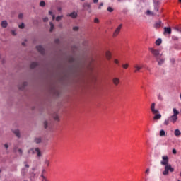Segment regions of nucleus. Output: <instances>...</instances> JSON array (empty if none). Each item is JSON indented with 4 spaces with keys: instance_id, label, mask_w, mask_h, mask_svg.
<instances>
[{
    "instance_id": "1",
    "label": "nucleus",
    "mask_w": 181,
    "mask_h": 181,
    "mask_svg": "<svg viewBox=\"0 0 181 181\" xmlns=\"http://www.w3.org/2000/svg\"><path fill=\"white\" fill-rule=\"evenodd\" d=\"M164 166V170L163 171V176H168L169 172H175V168H173L170 164Z\"/></svg>"
},
{
    "instance_id": "2",
    "label": "nucleus",
    "mask_w": 181,
    "mask_h": 181,
    "mask_svg": "<svg viewBox=\"0 0 181 181\" xmlns=\"http://www.w3.org/2000/svg\"><path fill=\"white\" fill-rule=\"evenodd\" d=\"M151 53L154 56L156 60L158 59L159 57H162V54H160V51L159 49H156L153 48H150L149 49Z\"/></svg>"
},
{
    "instance_id": "3",
    "label": "nucleus",
    "mask_w": 181,
    "mask_h": 181,
    "mask_svg": "<svg viewBox=\"0 0 181 181\" xmlns=\"http://www.w3.org/2000/svg\"><path fill=\"white\" fill-rule=\"evenodd\" d=\"M162 160L160 161V165H162V166H167L169 164V157L168 156H163L162 157Z\"/></svg>"
},
{
    "instance_id": "4",
    "label": "nucleus",
    "mask_w": 181,
    "mask_h": 181,
    "mask_svg": "<svg viewBox=\"0 0 181 181\" xmlns=\"http://www.w3.org/2000/svg\"><path fill=\"white\" fill-rule=\"evenodd\" d=\"M122 28V24L119 25V26L116 28L115 32L113 33V37H117L118 35H119V32H121V29Z\"/></svg>"
},
{
    "instance_id": "5",
    "label": "nucleus",
    "mask_w": 181,
    "mask_h": 181,
    "mask_svg": "<svg viewBox=\"0 0 181 181\" xmlns=\"http://www.w3.org/2000/svg\"><path fill=\"white\" fill-rule=\"evenodd\" d=\"M142 67L143 66L141 64H134V73H139V71H141Z\"/></svg>"
},
{
    "instance_id": "6",
    "label": "nucleus",
    "mask_w": 181,
    "mask_h": 181,
    "mask_svg": "<svg viewBox=\"0 0 181 181\" xmlns=\"http://www.w3.org/2000/svg\"><path fill=\"white\" fill-rule=\"evenodd\" d=\"M155 103H153L151 105V110L152 114H158L159 110L158 109H155Z\"/></svg>"
},
{
    "instance_id": "7",
    "label": "nucleus",
    "mask_w": 181,
    "mask_h": 181,
    "mask_svg": "<svg viewBox=\"0 0 181 181\" xmlns=\"http://www.w3.org/2000/svg\"><path fill=\"white\" fill-rule=\"evenodd\" d=\"M165 58L162 57H159L156 59V61L158 62V66H162V64L165 63Z\"/></svg>"
},
{
    "instance_id": "8",
    "label": "nucleus",
    "mask_w": 181,
    "mask_h": 181,
    "mask_svg": "<svg viewBox=\"0 0 181 181\" xmlns=\"http://www.w3.org/2000/svg\"><path fill=\"white\" fill-rule=\"evenodd\" d=\"M112 83L114 86H119V83H121V80H119V78H112Z\"/></svg>"
},
{
    "instance_id": "9",
    "label": "nucleus",
    "mask_w": 181,
    "mask_h": 181,
    "mask_svg": "<svg viewBox=\"0 0 181 181\" xmlns=\"http://www.w3.org/2000/svg\"><path fill=\"white\" fill-rule=\"evenodd\" d=\"M37 52H39V53H40L41 54H45V48H43V47L39 45V46H37Z\"/></svg>"
},
{
    "instance_id": "10",
    "label": "nucleus",
    "mask_w": 181,
    "mask_h": 181,
    "mask_svg": "<svg viewBox=\"0 0 181 181\" xmlns=\"http://www.w3.org/2000/svg\"><path fill=\"white\" fill-rule=\"evenodd\" d=\"M170 122H172L173 124H175V122H176V121H177V116L175 115H172L169 117Z\"/></svg>"
},
{
    "instance_id": "11",
    "label": "nucleus",
    "mask_w": 181,
    "mask_h": 181,
    "mask_svg": "<svg viewBox=\"0 0 181 181\" xmlns=\"http://www.w3.org/2000/svg\"><path fill=\"white\" fill-rule=\"evenodd\" d=\"M28 169L25 168L21 169V176H23V177H25V176H26V173H28Z\"/></svg>"
},
{
    "instance_id": "12",
    "label": "nucleus",
    "mask_w": 181,
    "mask_h": 181,
    "mask_svg": "<svg viewBox=\"0 0 181 181\" xmlns=\"http://www.w3.org/2000/svg\"><path fill=\"white\" fill-rule=\"evenodd\" d=\"M164 33H167L168 35H170L172 33V28L170 27H165L164 28Z\"/></svg>"
},
{
    "instance_id": "13",
    "label": "nucleus",
    "mask_w": 181,
    "mask_h": 181,
    "mask_svg": "<svg viewBox=\"0 0 181 181\" xmlns=\"http://www.w3.org/2000/svg\"><path fill=\"white\" fill-rule=\"evenodd\" d=\"M1 27H2L4 29H6V28H8V21H1Z\"/></svg>"
},
{
    "instance_id": "14",
    "label": "nucleus",
    "mask_w": 181,
    "mask_h": 181,
    "mask_svg": "<svg viewBox=\"0 0 181 181\" xmlns=\"http://www.w3.org/2000/svg\"><path fill=\"white\" fill-rule=\"evenodd\" d=\"M35 151L37 152V156L40 158V156H42V152H40V149H39V148H35Z\"/></svg>"
},
{
    "instance_id": "15",
    "label": "nucleus",
    "mask_w": 181,
    "mask_h": 181,
    "mask_svg": "<svg viewBox=\"0 0 181 181\" xmlns=\"http://www.w3.org/2000/svg\"><path fill=\"white\" fill-rule=\"evenodd\" d=\"M68 16H71V18L76 19V18H77V13L76 12H72L70 14H69Z\"/></svg>"
},
{
    "instance_id": "16",
    "label": "nucleus",
    "mask_w": 181,
    "mask_h": 181,
    "mask_svg": "<svg viewBox=\"0 0 181 181\" xmlns=\"http://www.w3.org/2000/svg\"><path fill=\"white\" fill-rule=\"evenodd\" d=\"M161 24H162V21H159L158 22L155 23L154 28H156V29H158V28H160Z\"/></svg>"
},
{
    "instance_id": "17",
    "label": "nucleus",
    "mask_w": 181,
    "mask_h": 181,
    "mask_svg": "<svg viewBox=\"0 0 181 181\" xmlns=\"http://www.w3.org/2000/svg\"><path fill=\"white\" fill-rule=\"evenodd\" d=\"M105 54H106V58L107 59V60H110L111 59V52L110 51H107Z\"/></svg>"
},
{
    "instance_id": "18",
    "label": "nucleus",
    "mask_w": 181,
    "mask_h": 181,
    "mask_svg": "<svg viewBox=\"0 0 181 181\" xmlns=\"http://www.w3.org/2000/svg\"><path fill=\"white\" fill-rule=\"evenodd\" d=\"M160 118H162V115L160 114H156L153 117V119H160Z\"/></svg>"
},
{
    "instance_id": "19",
    "label": "nucleus",
    "mask_w": 181,
    "mask_h": 181,
    "mask_svg": "<svg viewBox=\"0 0 181 181\" xmlns=\"http://www.w3.org/2000/svg\"><path fill=\"white\" fill-rule=\"evenodd\" d=\"M161 44H162V39L158 38V40H156V46H160Z\"/></svg>"
},
{
    "instance_id": "20",
    "label": "nucleus",
    "mask_w": 181,
    "mask_h": 181,
    "mask_svg": "<svg viewBox=\"0 0 181 181\" xmlns=\"http://www.w3.org/2000/svg\"><path fill=\"white\" fill-rule=\"evenodd\" d=\"M13 133L15 134V135L18 137L20 138L21 137V133L19 132V130L16 129L13 131Z\"/></svg>"
},
{
    "instance_id": "21",
    "label": "nucleus",
    "mask_w": 181,
    "mask_h": 181,
    "mask_svg": "<svg viewBox=\"0 0 181 181\" xmlns=\"http://www.w3.org/2000/svg\"><path fill=\"white\" fill-rule=\"evenodd\" d=\"M26 86H28V82H24V83H23L22 86H19V89L20 90H23L25 88V87H26Z\"/></svg>"
},
{
    "instance_id": "22",
    "label": "nucleus",
    "mask_w": 181,
    "mask_h": 181,
    "mask_svg": "<svg viewBox=\"0 0 181 181\" xmlns=\"http://www.w3.org/2000/svg\"><path fill=\"white\" fill-rule=\"evenodd\" d=\"M174 134H175V136H179L181 134L180 130V129H175Z\"/></svg>"
},
{
    "instance_id": "23",
    "label": "nucleus",
    "mask_w": 181,
    "mask_h": 181,
    "mask_svg": "<svg viewBox=\"0 0 181 181\" xmlns=\"http://www.w3.org/2000/svg\"><path fill=\"white\" fill-rule=\"evenodd\" d=\"M160 136H166V132H165V130H160Z\"/></svg>"
},
{
    "instance_id": "24",
    "label": "nucleus",
    "mask_w": 181,
    "mask_h": 181,
    "mask_svg": "<svg viewBox=\"0 0 181 181\" xmlns=\"http://www.w3.org/2000/svg\"><path fill=\"white\" fill-rule=\"evenodd\" d=\"M173 115H175V117H177V115H179V111H177L176 110V108H173Z\"/></svg>"
},
{
    "instance_id": "25",
    "label": "nucleus",
    "mask_w": 181,
    "mask_h": 181,
    "mask_svg": "<svg viewBox=\"0 0 181 181\" xmlns=\"http://www.w3.org/2000/svg\"><path fill=\"white\" fill-rule=\"evenodd\" d=\"M35 67H37V62H33L30 64V69H35Z\"/></svg>"
},
{
    "instance_id": "26",
    "label": "nucleus",
    "mask_w": 181,
    "mask_h": 181,
    "mask_svg": "<svg viewBox=\"0 0 181 181\" xmlns=\"http://www.w3.org/2000/svg\"><path fill=\"white\" fill-rule=\"evenodd\" d=\"M44 164L46 165L47 167L50 166V161L47 159H45L44 161Z\"/></svg>"
},
{
    "instance_id": "27",
    "label": "nucleus",
    "mask_w": 181,
    "mask_h": 181,
    "mask_svg": "<svg viewBox=\"0 0 181 181\" xmlns=\"http://www.w3.org/2000/svg\"><path fill=\"white\" fill-rule=\"evenodd\" d=\"M146 15H148L150 16H155V13L149 10H147Z\"/></svg>"
},
{
    "instance_id": "28",
    "label": "nucleus",
    "mask_w": 181,
    "mask_h": 181,
    "mask_svg": "<svg viewBox=\"0 0 181 181\" xmlns=\"http://www.w3.org/2000/svg\"><path fill=\"white\" fill-rule=\"evenodd\" d=\"M170 122V119H169V117L168 119H166L165 121H164V125H169V122Z\"/></svg>"
},
{
    "instance_id": "29",
    "label": "nucleus",
    "mask_w": 181,
    "mask_h": 181,
    "mask_svg": "<svg viewBox=\"0 0 181 181\" xmlns=\"http://www.w3.org/2000/svg\"><path fill=\"white\" fill-rule=\"evenodd\" d=\"M34 141H35V144H40V142H42V139L36 138V139H35Z\"/></svg>"
},
{
    "instance_id": "30",
    "label": "nucleus",
    "mask_w": 181,
    "mask_h": 181,
    "mask_svg": "<svg viewBox=\"0 0 181 181\" xmlns=\"http://www.w3.org/2000/svg\"><path fill=\"white\" fill-rule=\"evenodd\" d=\"M50 25V32H53V29H54V25L53 24V23L50 22L49 23Z\"/></svg>"
},
{
    "instance_id": "31",
    "label": "nucleus",
    "mask_w": 181,
    "mask_h": 181,
    "mask_svg": "<svg viewBox=\"0 0 181 181\" xmlns=\"http://www.w3.org/2000/svg\"><path fill=\"white\" fill-rule=\"evenodd\" d=\"M35 152H36L35 148H31V149L28 150V153H32L33 155L35 153Z\"/></svg>"
},
{
    "instance_id": "32",
    "label": "nucleus",
    "mask_w": 181,
    "mask_h": 181,
    "mask_svg": "<svg viewBox=\"0 0 181 181\" xmlns=\"http://www.w3.org/2000/svg\"><path fill=\"white\" fill-rule=\"evenodd\" d=\"M41 177H42V181H49V180H47V178L45 177V175H43V174L41 175Z\"/></svg>"
},
{
    "instance_id": "33",
    "label": "nucleus",
    "mask_w": 181,
    "mask_h": 181,
    "mask_svg": "<svg viewBox=\"0 0 181 181\" xmlns=\"http://www.w3.org/2000/svg\"><path fill=\"white\" fill-rule=\"evenodd\" d=\"M40 6H42V7L46 6V2H45L44 1H40Z\"/></svg>"
},
{
    "instance_id": "34",
    "label": "nucleus",
    "mask_w": 181,
    "mask_h": 181,
    "mask_svg": "<svg viewBox=\"0 0 181 181\" xmlns=\"http://www.w3.org/2000/svg\"><path fill=\"white\" fill-rule=\"evenodd\" d=\"M24 166H25V169H29V168H30V166H29V165H28L27 161L24 162Z\"/></svg>"
},
{
    "instance_id": "35",
    "label": "nucleus",
    "mask_w": 181,
    "mask_h": 181,
    "mask_svg": "<svg viewBox=\"0 0 181 181\" xmlns=\"http://www.w3.org/2000/svg\"><path fill=\"white\" fill-rule=\"evenodd\" d=\"M49 14L52 16V21H54V19H56V16H54V14H53V13H52V11H49Z\"/></svg>"
},
{
    "instance_id": "36",
    "label": "nucleus",
    "mask_w": 181,
    "mask_h": 181,
    "mask_svg": "<svg viewBox=\"0 0 181 181\" xmlns=\"http://www.w3.org/2000/svg\"><path fill=\"white\" fill-rule=\"evenodd\" d=\"M19 29H24L25 28V23H22L21 25H18Z\"/></svg>"
},
{
    "instance_id": "37",
    "label": "nucleus",
    "mask_w": 181,
    "mask_h": 181,
    "mask_svg": "<svg viewBox=\"0 0 181 181\" xmlns=\"http://www.w3.org/2000/svg\"><path fill=\"white\" fill-rule=\"evenodd\" d=\"M128 67H129V64H125L122 65V68L124 69H128Z\"/></svg>"
},
{
    "instance_id": "38",
    "label": "nucleus",
    "mask_w": 181,
    "mask_h": 181,
    "mask_svg": "<svg viewBox=\"0 0 181 181\" xmlns=\"http://www.w3.org/2000/svg\"><path fill=\"white\" fill-rule=\"evenodd\" d=\"M63 18V16H58L56 18V21H57V22H59V21H62V18Z\"/></svg>"
},
{
    "instance_id": "39",
    "label": "nucleus",
    "mask_w": 181,
    "mask_h": 181,
    "mask_svg": "<svg viewBox=\"0 0 181 181\" xmlns=\"http://www.w3.org/2000/svg\"><path fill=\"white\" fill-rule=\"evenodd\" d=\"M54 119L55 121H59V115H54Z\"/></svg>"
},
{
    "instance_id": "40",
    "label": "nucleus",
    "mask_w": 181,
    "mask_h": 181,
    "mask_svg": "<svg viewBox=\"0 0 181 181\" xmlns=\"http://www.w3.org/2000/svg\"><path fill=\"white\" fill-rule=\"evenodd\" d=\"M107 11L108 12H113L114 9L112 7H107Z\"/></svg>"
},
{
    "instance_id": "41",
    "label": "nucleus",
    "mask_w": 181,
    "mask_h": 181,
    "mask_svg": "<svg viewBox=\"0 0 181 181\" xmlns=\"http://www.w3.org/2000/svg\"><path fill=\"white\" fill-rule=\"evenodd\" d=\"M78 29H79L78 26H75L73 28V30H74V32H77Z\"/></svg>"
},
{
    "instance_id": "42",
    "label": "nucleus",
    "mask_w": 181,
    "mask_h": 181,
    "mask_svg": "<svg viewBox=\"0 0 181 181\" xmlns=\"http://www.w3.org/2000/svg\"><path fill=\"white\" fill-rule=\"evenodd\" d=\"M154 10L156 11V12H158V11H159V6H158V5H156L154 6Z\"/></svg>"
},
{
    "instance_id": "43",
    "label": "nucleus",
    "mask_w": 181,
    "mask_h": 181,
    "mask_svg": "<svg viewBox=\"0 0 181 181\" xmlns=\"http://www.w3.org/2000/svg\"><path fill=\"white\" fill-rule=\"evenodd\" d=\"M94 22L95 23H100V20H98V18H95Z\"/></svg>"
},
{
    "instance_id": "44",
    "label": "nucleus",
    "mask_w": 181,
    "mask_h": 181,
    "mask_svg": "<svg viewBox=\"0 0 181 181\" xmlns=\"http://www.w3.org/2000/svg\"><path fill=\"white\" fill-rule=\"evenodd\" d=\"M22 18H23V14L20 13V14L18 15V19H22Z\"/></svg>"
},
{
    "instance_id": "45",
    "label": "nucleus",
    "mask_w": 181,
    "mask_h": 181,
    "mask_svg": "<svg viewBox=\"0 0 181 181\" xmlns=\"http://www.w3.org/2000/svg\"><path fill=\"white\" fill-rule=\"evenodd\" d=\"M114 63H115V64H119V61H118V59H115L114 60Z\"/></svg>"
},
{
    "instance_id": "46",
    "label": "nucleus",
    "mask_w": 181,
    "mask_h": 181,
    "mask_svg": "<svg viewBox=\"0 0 181 181\" xmlns=\"http://www.w3.org/2000/svg\"><path fill=\"white\" fill-rule=\"evenodd\" d=\"M44 127H45V129L47 128V122L45 121L44 122Z\"/></svg>"
},
{
    "instance_id": "47",
    "label": "nucleus",
    "mask_w": 181,
    "mask_h": 181,
    "mask_svg": "<svg viewBox=\"0 0 181 181\" xmlns=\"http://www.w3.org/2000/svg\"><path fill=\"white\" fill-rule=\"evenodd\" d=\"M103 5H104L103 3H100V4H99L98 9H101V6H103Z\"/></svg>"
},
{
    "instance_id": "48",
    "label": "nucleus",
    "mask_w": 181,
    "mask_h": 181,
    "mask_svg": "<svg viewBox=\"0 0 181 181\" xmlns=\"http://www.w3.org/2000/svg\"><path fill=\"white\" fill-rule=\"evenodd\" d=\"M47 21H49V18L47 17L43 18L44 22H47Z\"/></svg>"
},
{
    "instance_id": "49",
    "label": "nucleus",
    "mask_w": 181,
    "mask_h": 181,
    "mask_svg": "<svg viewBox=\"0 0 181 181\" xmlns=\"http://www.w3.org/2000/svg\"><path fill=\"white\" fill-rule=\"evenodd\" d=\"M11 33H12L13 36H16V33L15 32V30H12Z\"/></svg>"
},
{
    "instance_id": "50",
    "label": "nucleus",
    "mask_w": 181,
    "mask_h": 181,
    "mask_svg": "<svg viewBox=\"0 0 181 181\" xmlns=\"http://www.w3.org/2000/svg\"><path fill=\"white\" fill-rule=\"evenodd\" d=\"M149 172H150L149 168H147V169L146 170V175H149Z\"/></svg>"
},
{
    "instance_id": "51",
    "label": "nucleus",
    "mask_w": 181,
    "mask_h": 181,
    "mask_svg": "<svg viewBox=\"0 0 181 181\" xmlns=\"http://www.w3.org/2000/svg\"><path fill=\"white\" fill-rule=\"evenodd\" d=\"M173 153L174 155H176V153H177L176 149H175V148L173 149Z\"/></svg>"
},
{
    "instance_id": "52",
    "label": "nucleus",
    "mask_w": 181,
    "mask_h": 181,
    "mask_svg": "<svg viewBox=\"0 0 181 181\" xmlns=\"http://www.w3.org/2000/svg\"><path fill=\"white\" fill-rule=\"evenodd\" d=\"M18 152H19L20 155H22V153H23L22 149L19 148Z\"/></svg>"
},
{
    "instance_id": "53",
    "label": "nucleus",
    "mask_w": 181,
    "mask_h": 181,
    "mask_svg": "<svg viewBox=\"0 0 181 181\" xmlns=\"http://www.w3.org/2000/svg\"><path fill=\"white\" fill-rule=\"evenodd\" d=\"M4 146L6 149H8V148H9V146L8 145V144H4Z\"/></svg>"
},
{
    "instance_id": "54",
    "label": "nucleus",
    "mask_w": 181,
    "mask_h": 181,
    "mask_svg": "<svg viewBox=\"0 0 181 181\" xmlns=\"http://www.w3.org/2000/svg\"><path fill=\"white\" fill-rule=\"evenodd\" d=\"M98 0H93V4H98Z\"/></svg>"
},
{
    "instance_id": "55",
    "label": "nucleus",
    "mask_w": 181,
    "mask_h": 181,
    "mask_svg": "<svg viewBox=\"0 0 181 181\" xmlns=\"http://www.w3.org/2000/svg\"><path fill=\"white\" fill-rule=\"evenodd\" d=\"M57 11H58V12H61V11H62V8H61L60 7H59V8H57Z\"/></svg>"
},
{
    "instance_id": "56",
    "label": "nucleus",
    "mask_w": 181,
    "mask_h": 181,
    "mask_svg": "<svg viewBox=\"0 0 181 181\" xmlns=\"http://www.w3.org/2000/svg\"><path fill=\"white\" fill-rule=\"evenodd\" d=\"M59 39H57V40H55V43H59Z\"/></svg>"
},
{
    "instance_id": "57",
    "label": "nucleus",
    "mask_w": 181,
    "mask_h": 181,
    "mask_svg": "<svg viewBox=\"0 0 181 181\" xmlns=\"http://www.w3.org/2000/svg\"><path fill=\"white\" fill-rule=\"evenodd\" d=\"M86 6H87L88 8H90V5L89 4H86Z\"/></svg>"
},
{
    "instance_id": "58",
    "label": "nucleus",
    "mask_w": 181,
    "mask_h": 181,
    "mask_svg": "<svg viewBox=\"0 0 181 181\" xmlns=\"http://www.w3.org/2000/svg\"><path fill=\"white\" fill-rule=\"evenodd\" d=\"M45 170H42V175H43V173H45Z\"/></svg>"
},
{
    "instance_id": "59",
    "label": "nucleus",
    "mask_w": 181,
    "mask_h": 181,
    "mask_svg": "<svg viewBox=\"0 0 181 181\" xmlns=\"http://www.w3.org/2000/svg\"><path fill=\"white\" fill-rule=\"evenodd\" d=\"M62 24H60V25H59V28H62Z\"/></svg>"
},
{
    "instance_id": "60",
    "label": "nucleus",
    "mask_w": 181,
    "mask_h": 181,
    "mask_svg": "<svg viewBox=\"0 0 181 181\" xmlns=\"http://www.w3.org/2000/svg\"><path fill=\"white\" fill-rule=\"evenodd\" d=\"M22 45H23V46H25V42H23Z\"/></svg>"
},
{
    "instance_id": "61",
    "label": "nucleus",
    "mask_w": 181,
    "mask_h": 181,
    "mask_svg": "<svg viewBox=\"0 0 181 181\" xmlns=\"http://www.w3.org/2000/svg\"><path fill=\"white\" fill-rule=\"evenodd\" d=\"M178 2H180V4H181V0H178Z\"/></svg>"
},
{
    "instance_id": "62",
    "label": "nucleus",
    "mask_w": 181,
    "mask_h": 181,
    "mask_svg": "<svg viewBox=\"0 0 181 181\" xmlns=\"http://www.w3.org/2000/svg\"><path fill=\"white\" fill-rule=\"evenodd\" d=\"M82 2H84L85 0H81Z\"/></svg>"
},
{
    "instance_id": "63",
    "label": "nucleus",
    "mask_w": 181,
    "mask_h": 181,
    "mask_svg": "<svg viewBox=\"0 0 181 181\" xmlns=\"http://www.w3.org/2000/svg\"><path fill=\"white\" fill-rule=\"evenodd\" d=\"M1 172H2V170L0 169V173H1Z\"/></svg>"
},
{
    "instance_id": "64",
    "label": "nucleus",
    "mask_w": 181,
    "mask_h": 181,
    "mask_svg": "<svg viewBox=\"0 0 181 181\" xmlns=\"http://www.w3.org/2000/svg\"><path fill=\"white\" fill-rule=\"evenodd\" d=\"M178 181H180V180H178Z\"/></svg>"
}]
</instances>
